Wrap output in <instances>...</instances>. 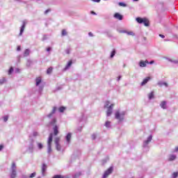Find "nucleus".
<instances>
[{
    "label": "nucleus",
    "instance_id": "1",
    "mask_svg": "<svg viewBox=\"0 0 178 178\" xmlns=\"http://www.w3.org/2000/svg\"><path fill=\"white\" fill-rule=\"evenodd\" d=\"M110 104L111 103L107 101L105 102V104H104V108H107V112H106L107 116H111V115H112V111L113 110V106H115V104L110 105Z\"/></svg>",
    "mask_w": 178,
    "mask_h": 178
},
{
    "label": "nucleus",
    "instance_id": "2",
    "mask_svg": "<svg viewBox=\"0 0 178 178\" xmlns=\"http://www.w3.org/2000/svg\"><path fill=\"white\" fill-rule=\"evenodd\" d=\"M54 138V134H50L48 140H47V147H48L47 152H48V154H50L51 152H52L51 147H52V138Z\"/></svg>",
    "mask_w": 178,
    "mask_h": 178
},
{
    "label": "nucleus",
    "instance_id": "3",
    "mask_svg": "<svg viewBox=\"0 0 178 178\" xmlns=\"http://www.w3.org/2000/svg\"><path fill=\"white\" fill-rule=\"evenodd\" d=\"M126 115V112L123 111L121 113L119 111L115 112V119L118 120L122 121L123 120L124 115Z\"/></svg>",
    "mask_w": 178,
    "mask_h": 178
},
{
    "label": "nucleus",
    "instance_id": "4",
    "mask_svg": "<svg viewBox=\"0 0 178 178\" xmlns=\"http://www.w3.org/2000/svg\"><path fill=\"white\" fill-rule=\"evenodd\" d=\"M12 172L10 174V178H15L16 177V163H13L11 166Z\"/></svg>",
    "mask_w": 178,
    "mask_h": 178
},
{
    "label": "nucleus",
    "instance_id": "5",
    "mask_svg": "<svg viewBox=\"0 0 178 178\" xmlns=\"http://www.w3.org/2000/svg\"><path fill=\"white\" fill-rule=\"evenodd\" d=\"M112 172H113V167H110L104 174L103 175V178H106L108 177V176H109V175H111V173H112Z\"/></svg>",
    "mask_w": 178,
    "mask_h": 178
},
{
    "label": "nucleus",
    "instance_id": "6",
    "mask_svg": "<svg viewBox=\"0 0 178 178\" xmlns=\"http://www.w3.org/2000/svg\"><path fill=\"white\" fill-rule=\"evenodd\" d=\"M60 141V138H55V140H54V143L56 144V148L57 149V151H60V144H59V142Z\"/></svg>",
    "mask_w": 178,
    "mask_h": 178
},
{
    "label": "nucleus",
    "instance_id": "7",
    "mask_svg": "<svg viewBox=\"0 0 178 178\" xmlns=\"http://www.w3.org/2000/svg\"><path fill=\"white\" fill-rule=\"evenodd\" d=\"M152 140V135H150L148 138L147 140H145L143 143V147H147V145H148V144H149L150 141Z\"/></svg>",
    "mask_w": 178,
    "mask_h": 178
},
{
    "label": "nucleus",
    "instance_id": "8",
    "mask_svg": "<svg viewBox=\"0 0 178 178\" xmlns=\"http://www.w3.org/2000/svg\"><path fill=\"white\" fill-rule=\"evenodd\" d=\"M26 21H23V24L20 29L19 35H22L23 34V32L24 31V29H26Z\"/></svg>",
    "mask_w": 178,
    "mask_h": 178
},
{
    "label": "nucleus",
    "instance_id": "9",
    "mask_svg": "<svg viewBox=\"0 0 178 178\" xmlns=\"http://www.w3.org/2000/svg\"><path fill=\"white\" fill-rule=\"evenodd\" d=\"M72 138V133H68L65 136V140L67 141V144H70V140Z\"/></svg>",
    "mask_w": 178,
    "mask_h": 178
},
{
    "label": "nucleus",
    "instance_id": "10",
    "mask_svg": "<svg viewBox=\"0 0 178 178\" xmlns=\"http://www.w3.org/2000/svg\"><path fill=\"white\" fill-rule=\"evenodd\" d=\"M114 17H115V19H118V20H123V15H120L118 13H116L114 15Z\"/></svg>",
    "mask_w": 178,
    "mask_h": 178
},
{
    "label": "nucleus",
    "instance_id": "11",
    "mask_svg": "<svg viewBox=\"0 0 178 178\" xmlns=\"http://www.w3.org/2000/svg\"><path fill=\"white\" fill-rule=\"evenodd\" d=\"M147 63H149L148 60H147L145 61L141 60L139 63V65H140V67H145V66H147Z\"/></svg>",
    "mask_w": 178,
    "mask_h": 178
},
{
    "label": "nucleus",
    "instance_id": "12",
    "mask_svg": "<svg viewBox=\"0 0 178 178\" xmlns=\"http://www.w3.org/2000/svg\"><path fill=\"white\" fill-rule=\"evenodd\" d=\"M151 80V77L148 76L143 79V82L141 83V86H145L147 83H148Z\"/></svg>",
    "mask_w": 178,
    "mask_h": 178
},
{
    "label": "nucleus",
    "instance_id": "13",
    "mask_svg": "<svg viewBox=\"0 0 178 178\" xmlns=\"http://www.w3.org/2000/svg\"><path fill=\"white\" fill-rule=\"evenodd\" d=\"M45 172H47V165L42 164V176H45Z\"/></svg>",
    "mask_w": 178,
    "mask_h": 178
},
{
    "label": "nucleus",
    "instance_id": "14",
    "mask_svg": "<svg viewBox=\"0 0 178 178\" xmlns=\"http://www.w3.org/2000/svg\"><path fill=\"white\" fill-rule=\"evenodd\" d=\"M143 23L146 27H148V26H149V21L147 18H143Z\"/></svg>",
    "mask_w": 178,
    "mask_h": 178
},
{
    "label": "nucleus",
    "instance_id": "15",
    "mask_svg": "<svg viewBox=\"0 0 178 178\" xmlns=\"http://www.w3.org/2000/svg\"><path fill=\"white\" fill-rule=\"evenodd\" d=\"M119 33H125L128 35H134V33L133 31H119Z\"/></svg>",
    "mask_w": 178,
    "mask_h": 178
},
{
    "label": "nucleus",
    "instance_id": "16",
    "mask_svg": "<svg viewBox=\"0 0 178 178\" xmlns=\"http://www.w3.org/2000/svg\"><path fill=\"white\" fill-rule=\"evenodd\" d=\"M72 63H73V62L72 60H70L68 62V63L67 64V65L65 66V67L64 68V70H67V69H69L70 67V66H72Z\"/></svg>",
    "mask_w": 178,
    "mask_h": 178
},
{
    "label": "nucleus",
    "instance_id": "17",
    "mask_svg": "<svg viewBox=\"0 0 178 178\" xmlns=\"http://www.w3.org/2000/svg\"><path fill=\"white\" fill-rule=\"evenodd\" d=\"M54 136H58V134H59V131L58 130V126H55L54 127Z\"/></svg>",
    "mask_w": 178,
    "mask_h": 178
},
{
    "label": "nucleus",
    "instance_id": "18",
    "mask_svg": "<svg viewBox=\"0 0 178 178\" xmlns=\"http://www.w3.org/2000/svg\"><path fill=\"white\" fill-rule=\"evenodd\" d=\"M136 22L138 23H139L140 24H142L143 22H144V18L137 17L136 18Z\"/></svg>",
    "mask_w": 178,
    "mask_h": 178
},
{
    "label": "nucleus",
    "instance_id": "19",
    "mask_svg": "<svg viewBox=\"0 0 178 178\" xmlns=\"http://www.w3.org/2000/svg\"><path fill=\"white\" fill-rule=\"evenodd\" d=\"M36 86H40L41 83V77H38L35 79Z\"/></svg>",
    "mask_w": 178,
    "mask_h": 178
},
{
    "label": "nucleus",
    "instance_id": "20",
    "mask_svg": "<svg viewBox=\"0 0 178 178\" xmlns=\"http://www.w3.org/2000/svg\"><path fill=\"white\" fill-rule=\"evenodd\" d=\"M30 55V50L26 49L24 53V56H29Z\"/></svg>",
    "mask_w": 178,
    "mask_h": 178
},
{
    "label": "nucleus",
    "instance_id": "21",
    "mask_svg": "<svg viewBox=\"0 0 178 178\" xmlns=\"http://www.w3.org/2000/svg\"><path fill=\"white\" fill-rule=\"evenodd\" d=\"M160 106L163 109H166V102H162Z\"/></svg>",
    "mask_w": 178,
    "mask_h": 178
},
{
    "label": "nucleus",
    "instance_id": "22",
    "mask_svg": "<svg viewBox=\"0 0 178 178\" xmlns=\"http://www.w3.org/2000/svg\"><path fill=\"white\" fill-rule=\"evenodd\" d=\"M175 159H176V155L175 154L170 155L169 161H175Z\"/></svg>",
    "mask_w": 178,
    "mask_h": 178
},
{
    "label": "nucleus",
    "instance_id": "23",
    "mask_svg": "<svg viewBox=\"0 0 178 178\" xmlns=\"http://www.w3.org/2000/svg\"><path fill=\"white\" fill-rule=\"evenodd\" d=\"M55 112H56V107H54L51 113H50L48 115V118H51V116H52V115H54V113H55Z\"/></svg>",
    "mask_w": 178,
    "mask_h": 178
},
{
    "label": "nucleus",
    "instance_id": "24",
    "mask_svg": "<svg viewBox=\"0 0 178 178\" xmlns=\"http://www.w3.org/2000/svg\"><path fill=\"white\" fill-rule=\"evenodd\" d=\"M3 83H6V78L5 77L0 79V84H3Z\"/></svg>",
    "mask_w": 178,
    "mask_h": 178
},
{
    "label": "nucleus",
    "instance_id": "25",
    "mask_svg": "<svg viewBox=\"0 0 178 178\" xmlns=\"http://www.w3.org/2000/svg\"><path fill=\"white\" fill-rule=\"evenodd\" d=\"M33 149H34V145H33V143H31L29 146L30 152H33Z\"/></svg>",
    "mask_w": 178,
    "mask_h": 178
},
{
    "label": "nucleus",
    "instance_id": "26",
    "mask_svg": "<svg viewBox=\"0 0 178 178\" xmlns=\"http://www.w3.org/2000/svg\"><path fill=\"white\" fill-rule=\"evenodd\" d=\"M56 123V118H54V119L51 121L50 124H51V126H54V124H55Z\"/></svg>",
    "mask_w": 178,
    "mask_h": 178
},
{
    "label": "nucleus",
    "instance_id": "27",
    "mask_svg": "<svg viewBox=\"0 0 178 178\" xmlns=\"http://www.w3.org/2000/svg\"><path fill=\"white\" fill-rule=\"evenodd\" d=\"M47 74H51V73H52V67H50L47 69Z\"/></svg>",
    "mask_w": 178,
    "mask_h": 178
},
{
    "label": "nucleus",
    "instance_id": "28",
    "mask_svg": "<svg viewBox=\"0 0 178 178\" xmlns=\"http://www.w3.org/2000/svg\"><path fill=\"white\" fill-rule=\"evenodd\" d=\"M159 86H165V87H168V83L166 82H159Z\"/></svg>",
    "mask_w": 178,
    "mask_h": 178
},
{
    "label": "nucleus",
    "instance_id": "29",
    "mask_svg": "<svg viewBox=\"0 0 178 178\" xmlns=\"http://www.w3.org/2000/svg\"><path fill=\"white\" fill-rule=\"evenodd\" d=\"M154 98V92L149 94V99H152Z\"/></svg>",
    "mask_w": 178,
    "mask_h": 178
},
{
    "label": "nucleus",
    "instance_id": "30",
    "mask_svg": "<svg viewBox=\"0 0 178 178\" xmlns=\"http://www.w3.org/2000/svg\"><path fill=\"white\" fill-rule=\"evenodd\" d=\"M65 109H66V108L63 107V106H61L59 108L58 111L59 112H65Z\"/></svg>",
    "mask_w": 178,
    "mask_h": 178
},
{
    "label": "nucleus",
    "instance_id": "31",
    "mask_svg": "<svg viewBox=\"0 0 178 178\" xmlns=\"http://www.w3.org/2000/svg\"><path fill=\"white\" fill-rule=\"evenodd\" d=\"M118 5H119V6H123V7L127 6V5L126 3H123V2H120L118 3Z\"/></svg>",
    "mask_w": 178,
    "mask_h": 178
},
{
    "label": "nucleus",
    "instance_id": "32",
    "mask_svg": "<svg viewBox=\"0 0 178 178\" xmlns=\"http://www.w3.org/2000/svg\"><path fill=\"white\" fill-rule=\"evenodd\" d=\"M116 54V51L114 49L112 51L111 54V58H113L115 56V54Z\"/></svg>",
    "mask_w": 178,
    "mask_h": 178
},
{
    "label": "nucleus",
    "instance_id": "33",
    "mask_svg": "<svg viewBox=\"0 0 178 178\" xmlns=\"http://www.w3.org/2000/svg\"><path fill=\"white\" fill-rule=\"evenodd\" d=\"M105 126L106 127H111V122L109 121L106 122Z\"/></svg>",
    "mask_w": 178,
    "mask_h": 178
},
{
    "label": "nucleus",
    "instance_id": "34",
    "mask_svg": "<svg viewBox=\"0 0 178 178\" xmlns=\"http://www.w3.org/2000/svg\"><path fill=\"white\" fill-rule=\"evenodd\" d=\"M81 175V173L79 172L75 174L74 175H73V178H78L79 176H80Z\"/></svg>",
    "mask_w": 178,
    "mask_h": 178
},
{
    "label": "nucleus",
    "instance_id": "35",
    "mask_svg": "<svg viewBox=\"0 0 178 178\" xmlns=\"http://www.w3.org/2000/svg\"><path fill=\"white\" fill-rule=\"evenodd\" d=\"M62 35H67V32H66V30H63L62 31Z\"/></svg>",
    "mask_w": 178,
    "mask_h": 178
},
{
    "label": "nucleus",
    "instance_id": "36",
    "mask_svg": "<svg viewBox=\"0 0 178 178\" xmlns=\"http://www.w3.org/2000/svg\"><path fill=\"white\" fill-rule=\"evenodd\" d=\"M170 62H172V63H175L176 65L178 64V60H172L170 59H169Z\"/></svg>",
    "mask_w": 178,
    "mask_h": 178
},
{
    "label": "nucleus",
    "instance_id": "37",
    "mask_svg": "<svg viewBox=\"0 0 178 178\" xmlns=\"http://www.w3.org/2000/svg\"><path fill=\"white\" fill-rule=\"evenodd\" d=\"M12 73H13V67H11L8 71V74H12Z\"/></svg>",
    "mask_w": 178,
    "mask_h": 178
},
{
    "label": "nucleus",
    "instance_id": "38",
    "mask_svg": "<svg viewBox=\"0 0 178 178\" xmlns=\"http://www.w3.org/2000/svg\"><path fill=\"white\" fill-rule=\"evenodd\" d=\"M8 119H9V116L5 115V116L3 117V121H4V122H8Z\"/></svg>",
    "mask_w": 178,
    "mask_h": 178
},
{
    "label": "nucleus",
    "instance_id": "39",
    "mask_svg": "<svg viewBox=\"0 0 178 178\" xmlns=\"http://www.w3.org/2000/svg\"><path fill=\"white\" fill-rule=\"evenodd\" d=\"M38 147L39 149H42V147H43L42 144L38 143Z\"/></svg>",
    "mask_w": 178,
    "mask_h": 178
},
{
    "label": "nucleus",
    "instance_id": "40",
    "mask_svg": "<svg viewBox=\"0 0 178 178\" xmlns=\"http://www.w3.org/2000/svg\"><path fill=\"white\" fill-rule=\"evenodd\" d=\"M177 176H178V172H174V173L172 174V177H173V178H176V177H177Z\"/></svg>",
    "mask_w": 178,
    "mask_h": 178
},
{
    "label": "nucleus",
    "instance_id": "41",
    "mask_svg": "<svg viewBox=\"0 0 178 178\" xmlns=\"http://www.w3.org/2000/svg\"><path fill=\"white\" fill-rule=\"evenodd\" d=\"M95 138H97V134H93L92 135V140H95Z\"/></svg>",
    "mask_w": 178,
    "mask_h": 178
},
{
    "label": "nucleus",
    "instance_id": "42",
    "mask_svg": "<svg viewBox=\"0 0 178 178\" xmlns=\"http://www.w3.org/2000/svg\"><path fill=\"white\" fill-rule=\"evenodd\" d=\"M29 177L30 178L35 177V172L31 174V175Z\"/></svg>",
    "mask_w": 178,
    "mask_h": 178
},
{
    "label": "nucleus",
    "instance_id": "43",
    "mask_svg": "<svg viewBox=\"0 0 178 178\" xmlns=\"http://www.w3.org/2000/svg\"><path fill=\"white\" fill-rule=\"evenodd\" d=\"M65 52H66V54H70V49H67L65 50Z\"/></svg>",
    "mask_w": 178,
    "mask_h": 178
},
{
    "label": "nucleus",
    "instance_id": "44",
    "mask_svg": "<svg viewBox=\"0 0 178 178\" xmlns=\"http://www.w3.org/2000/svg\"><path fill=\"white\" fill-rule=\"evenodd\" d=\"M38 136V132H33V136L37 137Z\"/></svg>",
    "mask_w": 178,
    "mask_h": 178
},
{
    "label": "nucleus",
    "instance_id": "45",
    "mask_svg": "<svg viewBox=\"0 0 178 178\" xmlns=\"http://www.w3.org/2000/svg\"><path fill=\"white\" fill-rule=\"evenodd\" d=\"M15 72V73H19V72H20V70L19 68H16Z\"/></svg>",
    "mask_w": 178,
    "mask_h": 178
},
{
    "label": "nucleus",
    "instance_id": "46",
    "mask_svg": "<svg viewBox=\"0 0 178 178\" xmlns=\"http://www.w3.org/2000/svg\"><path fill=\"white\" fill-rule=\"evenodd\" d=\"M48 12H51V10H47L44 11V15H47V13H48Z\"/></svg>",
    "mask_w": 178,
    "mask_h": 178
},
{
    "label": "nucleus",
    "instance_id": "47",
    "mask_svg": "<svg viewBox=\"0 0 178 178\" xmlns=\"http://www.w3.org/2000/svg\"><path fill=\"white\" fill-rule=\"evenodd\" d=\"M29 176H27V175H22V178H29Z\"/></svg>",
    "mask_w": 178,
    "mask_h": 178
},
{
    "label": "nucleus",
    "instance_id": "48",
    "mask_svg": "<svg viewBox=\"0 0 178 178\" xmlns=\"http://www.w3.org/2000/svg\"><path fill=\"white\" fill-rule=\"evenodd\" d=\"M3 149V145H0V151H2Z\"/></svg>",
    "mask_w": 178,
    "mask_h": 178
},
{
    "label": "nucleus",
    "instance_id": "49",
    "mask_svg": "<svg viewBox=\"0 0 178 178\" xmlns=\"http://www.w3.org/2000/svg\"><path fill=\"white\" fill-rule=\"evenodd\" d=\"M159 37H161V38H165V35H162V34H160L159 35Z\"/></svg>",
    "mask_w": 178,
    "mask_h": 178
},
{
    "label": "nucleus",
    "instance_id": "50",
    "mask_svg": "<svg viewBox=\"0 0 178 178\" xmlns=\"http://www.w3.org/2000/svg\"><path fill=\"white\" fill-rule=\"evenodd\" d=\"M93 2H101V0H92Z\"/></svg>",
    "mask_w": 178,
    "mask_h": 178
},
{
    "label": "nucleus",
    "instance_id": "51",
    "mask_svg": "<svg viewBox=\"0 0 178 178\" xmlns=\"http://www.w3.org/2000/svg\"><path fill=\"white\" fill-rule=\"evenodd\" d=\"M88 35H90V37H92V33L89 32V33H88Z\"/></svg>",
    "mask_w": 178,
    "mask_h": 178
},
{
    "label": "nucleus",
    "instance_id": "52",
    "mask_svg": "<svg viewBox=\"0 0 178 178\" xmlns=\"http://www.w3.org/2000/svg\"><path fill=\"white\" fill-rule=\"evenodd\" d=\"M20 49H21L20 46H18L17 48V51H20Z\"/></svg>",
    "mask_w": 178,
    "mask_h": 178
},
{
    "label": "nucleus",
    "instance_id": "53",
    "mask_svg": "<svg viewBox=\"0 0 178 178\" xmlns=\"http://www.w3.org/2000/svg\"><path fill=\"white\" fill-rule=\"evenodd\" d=\"M47 52H49V51H51V47H48V48L47 49Z\"/></svg>",
    "mask_w": 178,
    "mask_h": 178
},
{
    "label": "nucleus",
    "instance_id": "54",
    "mask_svg": "<svg viewBox=\"0 0 178 178\" xmlns=\"http://www.w3.org/2000/svg\"><path fill=\"white\" fill-rule=\"evenodd\" d=\"M120 79H122V76H119L118 78V81H119L120 80Z\"/></svg>",
    "mask_w": 178,
    "mask_h": 178
},
{
    "label": "nucleus",
    "instance_id": "55",
    "mask_svg": "<svg viewBox=\"0 0 178 178\" xmlns=\"http://www.w3.org/2000/svg\"><path fill=\"white\" fill-rule=\"evenodd\" d=\"M91 14L92 15H97V13H95V12H94V11H91Z\"/></svg>",
    "mask_w": 178,
    "mask_h": 178
},
{
    "label": "nucleus",
    "instance_id": "56",
    "mask_svg": "<svg viewBox=\"0 0 178 178\" xmlns=\"http://www.w3.org/2000/svg\"><path fill=\"white\" fill-rule=\"evenodd\" d=\"M177 151H178V147H177L175 148V152H177Z\"/></svg>",
    "mask_w": 178,
    "mask_h": 178
},
{
    "label": "nucleus",
    "instance_id": "57",
    "mask_svg": "<svg viewBox=\"0 0 178 178\" xmlns=\"http://www.w3.org/2000/svg\"><path fill=\"white\" fill-rule=\"evenodd\" d=\"M152 63H154V60H152V61H150V63H149L150 65H152Z\"/></svg>",
    "mask_w": 178,
    "mask_h": 178
},
{
    "label": "nucleus",
    "instance_id": "58",
    "mask_svg": "<svg viewBox=\"0 0 178 178\" xmlns=\"http://www.w3.org/2000/svg\"><path fill=\"white\" fill-rule=\"evenodd\" d=\"M135 2H137V1H138V0H134Z\"/></svg>",
    "mask_w": 178,
    "mask_h": 178
},
{
    "label": "nucleus",
    "instance_id": "59",
    "mask_svg": "<svg viewBox=\"0 0 178 178\" xmlns=\"http://www.w3.org/2000/svg\"><path fill=\"white\" fill-rule=\"evenodd\" d=\"M45 40V38H43V40Z\"/></svg>",
    "mask_w": 178,
    "mask_h": 178
},
{
    "label": "nucleus",
    "instance_id": "60",
    "mask_svg": "<svg viewBox=\"0 0 178 178\" xmlns=\"http://www.w3.org/2000/svg\"><path fill=\"white\" fill-rule=\"evenodd\" d=\"M38 178H41V177H38Z\"/></svg>",
    "mask_w": 178,
    "mask_h": 178
}]
</instances>
